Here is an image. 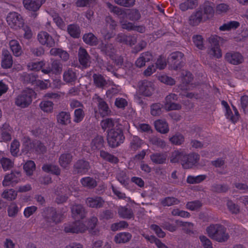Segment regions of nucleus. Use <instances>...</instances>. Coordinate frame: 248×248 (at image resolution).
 Segmentation results:
<instances>
[{
	"mask_svg": "<svg viewBox=\"0 0 248 248\" xmlns=\"http://www.w3.org/2000/svg\"><path fill=\"white\" fill-rule=\"evenodd\" d=\"M67 32L74 38H78L80 35V27L76 24H70L67 27Z\"/></svg>",
	"mask_w": 248,
	"mask_h": 248,
	"instance_id": "39",
	"label": "nucleus"
},
{
	"mask_svg": "<svg viewBox=\"0 0 248 248\" xmlns=\"http://www.w3.org/2000/svg\"><path fill=\"white\" fill-rule=\"evenodd\" d=\"M107 133L108 143L111 148L119 146L125 140L124 127L121 124H117L114 128L108 129Z\"/></svg>",
	"mask_w": 248,
	"mask_h": 248,
	"instance_id": "2",
	"label": "nucleus"
},
{
	"mask_svg": "<svg viewBox=\"0 0 248 248\" xmlns=\"http://www.w3.org/2000/svg\"><path fill=\"white\" fill-rule=\"evenodd\" d=\"M184 153L178 151H174L172 152L170 156V161L172 163H176L182 162V156Z\"/></svg>",
	"mask_w": 248,
	"mask_h": 248,
	"instance_id": "54",
	"label": "nucleus"
},
{
	"mask_svg": "<svg viewBox=\"0 0 248 248\" xmlns=\"http://www.w3.org/2000/svg\"><path fill=\"white\" fill-rule=\"evenodd\" d=\"M91 168L89 161L84 159H79L74 164L72 173L74 175H84L87 173Z\"/></svg>",
	"mask_w": 248,
	"mask_h": 248,
	"instance_id": "6",
	"label": "nucleus"
},
{
	"mask_svg": "<svg viewBox=\"0 0 248 248\" xmlns=\"http://www.w3.org/2000/svg\"><path fill=\"white\" fill-rule=\"evenodd\" d=\"M87 227L80 220L77 221L66 225L64 231L66 232L78 233L84 232Z\"/></svg>",
	"mask_w": 248,
	"mask_h": 248,
	"instance_id": "15",
	"label": "nucleus"
},
{
	"mask_svg": "<svg viewBox=\"0 0 248 248\" xmlns=\"http://www.w3.org/2000/svg\"><path fill=\"white\" fill-rule=\"evenodd\" d=\"M44 218L46 221L50 225L57 224L61 222V215L57 213L53 207H49L44 211Z\"/></svg>",
	"mask_w": 248,
	"mask_h": 248,
	"instance_id": "8",
	"label": "nucleus"
},
{
	"mask_svg": "<svg viewBox=\"0 0 248 248\" xmlns=\"http://www.w3.org/2000/svg\"><path fill=\"white\" fill-rule=\"evenodd\" d=\"M131 237L132 235L129 232H120L115 236L114 241L117 244L125 243L129 242Z\"/></svg>",
	"mask_w": 248,
	"mask_h": 248,
	"instance_id": "35",
	"label": "nucleus"
},
{
	"mask_svg": "<svg viewBox=\"0 0 248 248\" xmlns=\"http://www.w3.org/2000/svg\"><path fill=\"white\" fill-rule=\"evenodd\" d=\"M11 130L8 124H4L1 127V138L3 140L7 141L11 140Z\"/></svg>",
	"mask_w": 248,
	"mask_h": 248,
	"instance_id": "46",
	"label": "nucleus"
},
{
	"mask_svg": "<svg viewBox=\"0 0 248 248\" xmlns=\"http://www.w3.org/2000/svg\"><path fill=\"white\" fill-rule=\"evenodd\" d=\"M118 213L123 218L131 219L134 217L132 209L127 206H120L118 210Z\"/></svg>",
	"mask_w": 248,
	"mask_h": 248,
	"instance_id": "28",
	"label": "nucleus"
},
{
	"mask_svg": "<svg viewBox=\"0 0 248 248\" xmlns=\"http://www.w3.org/2000/svg\"><path fill=\"white\" fill-rule=\"evenodd\" d=\"M175 223L182 227L183 231L189 235H194L196 231L194 230V224L190 222H184L182 220H176Z\"/></svg>",
	"mask_w": 248,
	"mask_h": 248,
	"instance_id": "20",
	"label": "nucleus"
},
{
	"mask_svg": "<svg viewBox=\"0 0 248 248\" xmlns=\"http://www.w3.org/2000/svg\"><path fill=\"white\" fill-rule=\"evenodd\" d=\"M13 63L12 56L10 52L3 49L2 51L1 67L4 69H8L12 67Z\"/></svg>",
	"mask_w": 248,
	"mask_h": 248,
	"instance_id": "18",
	"label": "nucleus"
},
{
	"mask_svg": "<svg viewBox=\"0 0 248 248\" xmlns=\"http://www.w3.org/2000/svg\"><path fill=\"white\" fill-rule=\"evenodd\" d=\"M197 5V0H186L179 5V8L182 11L192 9Z\"/></svg>",
	"mask_w": 248,
	"mask_h": 248,
	"instance_id": "43",
	"label": "nucleus"
},
{
	"mask_svg": "<svg viewBox=\"0 0 248 248\" xmlns=\"http://www.w3.org/2000/svg\"><path fill=\"white\" fill-rule=\"evenodd\" d=\"M206 232L211 239L219 243L226 242L230 238L227 228L220 224L210 225L207 227Z\"/></svg>",
	"mask_w": 248,
	"mask_h": 248,
	"instance_id": "1",
	"label": "nucleus"
},
{
	"mask_svg": "<svg viewBox=\"0 0 248 248\" xmlns=\"http://www.w3.org/2000/svg\"><path fill=\"white\" fill-rule=\"evenodd\" d=\"M17 196V192L13 189L5 190L1 194V197L9 201L15 200Z\"/></svg>",
	"mask_w": 248,
	"mask_h": 248,
	"instance_id": "50",
	"label": "nucleus"
},
{
	"mask_svg": "<svg viewBox=\"0 0 248 248\" xmlns=\"http://www.w3.org/2000/svg\"><path fill=\"white\" fill-rule=\"evenodd\" d=\"M34 144H35L34 151L37 154H44L46 152V146L40 140H34Z\"/></svg>",
	"mask_w": 248,
	"mask_h": 248,
	"instance_id": "58",
	"label": "nucleus"
},
{
	"mask_svg": "<svg viewBox=\"0 0 248 248\" xmlns=\"http://www.w3.org/2000/svg\"><path fill=\"white\" fill-rule=\"evenodd\" d=\"M78 55L79 63L83 68H87L90 66L91 57L85 48L80 47Z\"/></svg>",
	"mask_w": 248,
	"mask_h": 248,
	"instance_id": "13",
	"label": "nucleus"
},
{
	"mask_svg": "<svg viewBox=\"0 0 248 248\" xmlns=\"http://www.w3.org/2000/svg\"><path fill=\"white\" fill-rule=\"evenodd\" d=\"M45 1L46 0H23V3L26 9L35 12Z\"/></svg>",
	"mask_w": 248,
	"mask_h": 248,
	"instance_id": "17",
	"label": "nucleus"
},
{
	"mask_svg": "<svg viewBox=\"0 0 248 248\" xmlns=\"http://www.w3.org/2000/svg\"><path fill=\"white\" fill-rule=\"evenodd\" d=\"M163 105L159 103L152 104L150 106V113L152 116H159L162 113Z\"/></svg>",
	"mask_w": 248,
	"mask_h": 248,
	"instance_id": "48",
	"label": "nucleus"
},
{
	"mask_svg": "<svg viewBox=\"0 0 248 248\" xmlns=\"http://www.w3.org/2000/svg\"><path fill=\"white\" fill-rule=\"evenodd\" d=\"M200 159L198 154L193 153L189 154H184L182 156L181 165L184 169L191 168L197 164Z\"/></svg>",
	"mask_w": 248,
	"mask_h": 248,
	"instance_id": "7",
	"label": "nucleus"
},
{
	"mask_svg": "<svg viewBox=\"0 0 248 248\" xmlns=\"http://www.w3.org/2000/svg\"><path fill=\"white\" fill-rule=\"evenodd\" d=\"M179 202H180L177 199L174 197H168L162 201L161 204L164 206H169L174 204H178Z\"/></svg>",
	"mask_w": 248,
	"mask_h": 248,
	"instance_id": "60",
	"label": "nucleus"
},
{
	"mask_svg": "<svg viewBox=\"0 0 248 248\" xmlns=\"http://www.w3.org/2000/svg\"><path fill=\"white\" fill-rule=\"evenodd\" d=\"M34 140H31L29 138L25 139V140L23 143V148L22 152L25 154H28L29 152H33L35 144Z\"/></svg>",
	"mask_w": 248,
	"mask_h": 248,
	"instance_id": "41",
	"label": "nucleus"
},
{
	"mask_svg": "<svg viewBox=\"0 0 248 248\" xmlns=\"http://www.w3.org/2000/svg\"><path fill=\"white\" fill-rule=\"evenodd\" d=\"M77 79L76 70L69 68L65 70L63 74V79L67 83L75 82Z\"/></svg>",
	"mask_w": 248,
	"mask_h": 248,
	"instance_id": "22",
	"label": "nucleus"
},
{
	"mask_svg": "<svg viewBox=\"0 0 248 248\" xmlns=\"http://www.w3.org/2000/svg\"><path fill=\"white\" fill-rule=\"evenodd\" d=\"M0 162L4 170H9L14 166V162L8 158L2 157L0 160Z\"/></svg>",
	"mask_w": 248,
	"mask_h": 248,
	"instance_id": "55",
	"label": "nucleus"
},
{
	"mask_svg": "<svg viewBox=\"0 0 248 248\" xmlns=\"http://www.w3.org/2000/svg\"><path fill=\"white\" fill-rule=\"evenodd\" d=\"M98 48L103 54L108 56L112 60H114L117 50L112 44L102 42L99 45Z\"/></svg>",
	"mask_w": 248,
	"mask_h": 248,
	"instance_id": "14",
	"label": "nucleus"
},
{
	"mask_svg": "<svg viewBox=\"0 0 248 248\" xmlns=\"http://www.w3.org/2000/svg\"><path fill=\"white\" fill-rule=\"evenodd\" d=\"M21 173L19 170L12 171L10 173L5 175L2 181L4 186H14L20 181Z\"/></svg>",
	"mask_w": 248,
	"mask_h": 248,
	"instance_id": "9",
	"label": "nucleus"
},
{
	"mask_svg": "<svg viewBox=\"0 0 248 248\" xmlns=\"http://www.w3.org/2000/svg\"><path fill=\"white\" fill-rule=\"evenodd\" d=\"M6 21L10 27L17 30L21 28L24 25V21L22 16L16 12H10L6 17Z\"/></svg>",
	"mask_w": 248,
	"mask_h": 248,
	"instance_id": "5",
	"label": "nucleus"
},
{
	"mask_svg": "<svg viewBox=\"0 0 248 248\" xmlns=\"http://www.w3.org/2000/svg\"><path fill=\"white\" fill-rule=\"evenodd\" d=\"M170 140L175 145H180L184 141V137L181 134H176L171 137Z\"/></svg>",
	"mask_w": 248,
	"mask_h": 248,
	"instance_id": "63",
	"label": "nucleus"
},
{
	"mask_svg": "<svg viewBox=\"0 0 248 248\" xmlns=\"http://www.w3.org/2000/svg\"><path fill=\"white\" fill-rule=\"evenodd\" d=\"M86 203L87 206L90 207L99 208L103 207L104 201L100 197H89L86 199Z\"/></svg>",
	"mask_w": 248,
	"mask_h": 248,
	"instance_id": "23",
	"label": "nucleus"
},
{
	"mask_svg": "<svg viewBox=\"0 0 248 248\" xmlns=\"http://www.w3.org/2000/svg\"><path fill=\"white\" fill-rule=\"evenodd\" d=\"M98 107L101 114L104 116L108 115L111 112L107 103L101 97L97 98Z\"/></svg>",
	"mask_w": 248,
	"mask_h": 248,
	"instance_id": "37",
	"label": "nucleus"
},
{
	"mask_svg": "<svg viewBox=\"0 0 248 248\" xmlns=\"http://www.w3.org/2000/svg\"><path fill=\"white\" fill-rule=\"evenodd\" d=\"M199 10L204 11V14L206 16L207 18L212 17L214 15V9L212 4L209 2H205L202 5L200 6Z\"/></svg>",
	"mask_w": 248,
	"mask_h": 248,
	"instance_id": "34",
	"label": "nucleus"
},
{
	"mask_svg": "<svg viewBox=\"0 0 248 248\" xmlns=\"http://www.w3.org/2000/svg\"><path fill=\"white\" fill-rule=\"evenodd\" d=\"M167 155L165 154L156 153L150 155L152 161L156 164H163L166 163Z\"/></svg>",
	"mask_w": 248,
	"mask_h": 248,
	"instance_id": "36",
	"label": "nucleus"
},
{
	"mask_svg": "<svg viewBox=\"0 0 248 248\" xmlns=\"http://www.w3.org/2000/svg\"><path fill=\"white\" fill-rule=\"evenodd\" d=\"M104 143L103 136L98 135L92 140L91 148L93 150H100L104 147Z\"/></svg>",
	"mask_w": 248,
	"mask_h": 248,
	"instance_id": "38",
	"label": "nucleus"
},
{
	"mask_svg": "<svg viewBox=\"0 0 248 248\" xmlns=\"http://www.w3.org/2000/svg\"><path fill=\"white\" fill-rule=\"evenodd\" d=\"M80 182L83 187L88 189H93L97 186L96 180L89 176L81 178Z\"/></svg>",
	"mask_w": 248,
	"mask_h": 248,
	"instance_id": "30",
	"label": "nucleus"
},
{
	"mask_svg": "<svg viewBox=\"0 0 248 248\" xmlns=\"http://www.w3.org/2000/svg\"><path fill=\"white\" fill-rule=\"evenodd\" d=\"M58 124L62 125H67L71 123V115L68 111H61L56 115Z\"/></svg>",
	"mask_w": 248,
	"mask_h": 248,
	"instance_id": "21",
	"label": "nucleus"
},
{
	"mask_svg": "<svg viewBox=\"0 0 248 248\" xmlns=\"http://www.w3.org/2000/svg\"><path fill=\"white\" fill-rule=\"evenodd\" d=\"M150 142L151 144L161 148H163L166 146L165 141L155 136L150 139Z\"/></svg>",
	"mask_w": 248,
	"mask_h": 248,
	"instance_id": "56",
	"label": "nucleus"
},
{
	"mask_svg": "<svg viewBox=\"0 0 248 248\" xmlns=\"http://www.w3.org/2000/svg\"><path fill=\"white\" fill-rule=\"evenodd\" d=\"M208 53L210 57L217 59H219L222 57L221 50L219 47L212 46L209 50Z\"/></svg>",
	"mask_w": 248,
	"mask_h": 248,
	"instance_id": "57",
	"label": "nucleus"
},
{
	"mask_svg": "<svg viewBox=\"0 0 248 248\" xmlns=\"http://www.w3.org/2000/svg\"><path fill=\"white\" fill-rule=\"evenodd\" d=\"M224 58L228 63L235 65L240 64L244 62L243 55L240 52L236 51H230L226 53Z\"/></svg>",
	"mask_w": 248,
	"mask_h": 248,
	"instance_id": "10",
	"label": "nucleus"
},
{
	"mask_svg": "<svg viewBox=\"0 0 248 248\" xmlns=\"http://www.w3.org/2000/svg\"><path fill=\"white\" fill-rule=\"evenodd\" d=\"M138 88L139 93L145 96H151L154 91L153 83L146 80L139 81Z\"/></svg>",
	"mask_w": 248,
	"mask_h": 248,
	"instance_id": "11",
	"label": "nucleus"
},
{
	"mask_svg": "<svg viewBox=\"0 0 248 248\" xmlns=\"http://www.w3.org/2000/svg\"><path fill=\"white\" fill-rule=\"evenodd\" d=\"M202 15L203 13L202 10L198 9L190 16L189 24L192 26L198 25L202 21Z\"/></svg>",
	"mask_w": 248,
	"mask_h": 248,
	"instance_id": "27",
	"label": "nucleus"
},
{
	"mask_svg": "<svg viewBox=\"0 0 248 248\" xmlns=\"http://www.w3.org/2000/svg\"><path fill=\"white\" fill-rule=\"evenodd\" d=\"M202 203L198 200L188 202L186 204L187 209L195 211L200 209L202 206Z\"/></svg>",
	"mask_w": 248,
	"mask_h": 248,
	"instance_id": "59",
	"label": "nucleus"
},
{
	"mask_svg": "<svg viewBox=\"0 0 248 248\" xmlns=\"http://www.w3.org/2000/svg\"><path fill=\"white\" fill-rule=\"evenodd\" d=\"M85 116V113L82 108H76L74 111L73 121L76 123H79L83 121Z\"/></svg>",
	"mask_w": 248,
	"mask_h": 248,
	"instance_id": "49",
	"label": "nucleus"
},
{
	"mask_svg": "<svg viewBox=\"0 0 248 248\" xmlns=\"http://www.w3.org/2000/svg\"><path fill=\"white\" fill-rule=\"evenodd\" d=\"M206 177V175H200L196 176L189 175L187 178L186 182L190 184H198L204 181Z\"/></svg>",
	"mask_w": 248,
	"mask_h": 248,
	"instance_id": "51",
	"label": "nucleus"
},
{
	"mask_svg": "<svg viewBox=\"0 0 248 248\" xmlns=\"http://www.w3.org/2000/svg\"><path fill=\"white\" fill-rule=\"evenodd\" d=\"M117 124H119L117 121L112 118H107L102 121L101 123V127L105 130L107 128L110 129L115 127Z\"/></svg>",
	"mask_w": 248,
	"mask_h": 248,
	"instance_id": "44",
	"label": "nucleus"
},
{
	"mask_svg": "<svg viewBox=\"0 0 248 248\" xmlns=\"http://www.w3.org/2000/svg\"><path fill=\"white\" fill-rule=\"evenodd\" d=\"M154 124L156 130L161 134H166L169 131L168 124L164 120H156Z\"/></svg>",
	"mask_w": 248,
	"mask_h": 248,
	"instance_id": "24",
	"label": "nucleus"
},
{
	"mask_svg": "<svg viewBox=\"0 0 248 248\" xmlns=\"http://www.w3.org/2000/svg\"><path fill=\"white\" fill-rule=\"evenodd\" d=\"M184 57V54L179 51L171 53L167 59L171 68L175 70L181 69L185 64Z\"/></svg>",
	"mask_w": 248,
	"mask_h": 248,
	"instance_id": "4",
	"label": "nucleus"
},
{
	"mask_svg": "<svg viewBox=\"0 0 248 248\" xmlns=\"http://www.w3.org/2000/svg\"><path fill=\"white\" fill-rule=\"evenodd\" d=\"M93 78L94 85L98 88L103 89L108 84L105 78L101 74H93Z\"/></svg>",
	"mask_w": 248,
	"mask_h": 248,
	"instance_id": "29",
	"label": "nucleus"
},
{
	"mask_svg": "<svg viewBox=\"0 0 248 248\" xmlns=\"http://www.w3.org/2000/svg\"><path fill=\"white\" fill-rule=\"evenodd\" d=\"M153 59V56L151 52L149 51L143 52L136 61L135 64L137 67L141 68L145 65L146 62L152 61Z\"/></svg>",
	"mask_w": 248,
	"mask_h": 248,
	"instance_id": "19",
	"label": "nucleus"
},
{
	"mask_svg": "<svg viewBox=\"0 0 248 248\" xmlns=\"http://www.w3.org/2000/svg\"><path fill=\"white\" fill-rule=\"evenodd\" d=\"M85 43L90 46H96L98 44V39L93 33H85L82 37Z\"/></svg>",
	"mask_w": 248,
	"mask_h": 248,
	"instance_id": "32",
	"label": "nucleus"
},
{
	"mask_svg": "<svg viewBox=\"0 0 248 248\" xmlns=\"http://www.w3.org/2000/svg\"><path fill=\"white\" fill-rule=\"evenodd\" d=\"M117 180L124 186L126 187L129 184V178L125 170L120 171L116 176Z\"/></svg>",
	"mask_w": 248,
	"mask_h": 248,
	"instance_id": "42",
	"label": "nucleus"
},
{
	"mask_svg": "<svg viewBox=\"0 0 248 248\" xmlns=\"http://www.w3.org/2000/svg\"><path fill=\"white\" fill-rule=\"evenodd\" d=\"M50 54L52 56H59L64 62L67 61L69 58V55L66 51L59 48H52Z\"/></svg>",
	"mask_w": 248,
	"mask_h": 248,
	"instance_id": "31",
	"label": "nucleus"
},
{
	"mask_svg": "<svg viewBox=\"0 0 248 248\" xmlns=\"http://www.w3.org/2000/svg\"><path fill=\"white\" fill-rule=\"evenodd\" d=\"M38 77V75L35 73L23 72L20 76V79L25 84H33L36 81Z\"/></svg>",
	"mask_w": 248,
	"mask_h": 248,
	"instance_id": "26",
	"label": "nucleus"
},
{
	"mask_svg": "<svg viewBox=\"0 0 248 248\" xmlns=\"http://www.w3.org/2000/svg\"><path fill=\"white\" fill-rule=\"evenodd\" d=\"M30 51L31 54L35 57L42 56L45 53L44 48L41 46L31 47H30Z\"/></svg>",
	"mask_w": 248,
	"mask_h": 248,
	"instance_id": "62",
	"label": "nucleus"
},
{
	"mask_svg": "<svg viewBox=\"0 0 248 248\" xmlns=\"http://www.w3.org/2000/svg\"><path fill=\"white\" fill-rule=\"evenodd\" d=\"M9 45L15 56L18 57L21 55L22 53L21 46L17 41L12 40L10 42Z\"/></svg>",
	"mask_w": 248,
	"mask_h": 248,
	"instance_id": "40",
	"label": "nucleus"
},
{
	"mask_svg": "<svg viewBox=\"0 0 248 248\" xmlns=\"http://www.w3.org/2000/svg\"><path fill=\"white\" fill-rule=\"evenodd\" d=\"M53 103L50 101L43 100L40 103L39 107L43 111L51 113L53 111Z\"/></svg>",
	"mask_w": 248,
	"mask_h": 248,
	"instance_id": "47",
	"label": "nucleus"
},
{
	"mask_svg": "<svg viewBox=\"0 0 248 248\" xmlns=\"http://www.w3.org/2000/svg\"><path fill=\"white\" fill-rule=\"evenodd\" d=\"M42 170L46 173H51L56 175H60L61 169L58 166L52 164H45L42 166Z\"/></svg>",
	"mask_w": 248,
	"mask_h": 248,
	"instance_id": "33",
	"label": "nucleus"
},
{
	"mask_svg": "<svg viewBox=\"0 0 248 248\" xmlns=\"http://www.w3.org/2000/svg\"><path fill=\"white\" fill-rule=\"evenodd\" d=\"M127 17L130 20L136 21L140 19L141 14L138 9H133L128 13Z\"/></svg>",
	"mask_w": 248,
	"mask_h": 248,
	"instance_id": "53",
	"label": "nucleus"
},
{
	"mask_svg": "<svg viewBox=\"0 0 248 248\" xmlns=\"http://www.w3.org/2000/svg\"><path fill=\"white\" fill-rule=\"evenodd\" d=\"M23 169L28 175H32L33 172L35 170V164L32 160H29L24 164Z\"/></svg>",
	"mask_w": 248,
	"mask_h": 248,
	"instance_id": "52",
	"label": "nucleus"
},
{
	"mask_svg": "<svg viewBox=\"0 0 248 248\" xmlns=\"http://www.w3.org/2000/svg\"><path fill=\"white\" fill-rule=\"evenodd\" d=\"M35 94V92L32 89L27 88L16 97L15 104L22 108H26L31 103L32 97Z\"/></svg>",
	"mask_w": 248,
	"mask_h": 248,
	"instance_id": "3",
	"label": "nucleus"
},
{
	"mask_svg": "<svg viewBox=\"0 0 248 248\" xmlns=\"http://www.w3.org/2000/svg\"><path fill=\"white\" fill-rule=\"evenodd\" d=\"M229 188L226 185L214 184L211 187V190L214 192L224 193L228 191Z\"/></svg>",
	"mask_w": 248,
	"mask_h": 248,
	"instance_id": "61",
	"label": "nucleus"
},
{
	"mask_svg": "<svg viewBox=\"0 0 248 248\" xmlns=\"http://www.w3.org/2000/svg\"><path fill=\"white\" fill-rule=\"evenodd\" d=\"M143 143V141L139 137L134 136L131 138L130 147L132 150L136 151L141 147Z\"/></svg>",
	"mask_w": 248,
	"mask_h": 248,
	"instance_id": "45",
	"label": "nucleus"
},
{
	"mask_svg": "<svg viewBox=\"0 0 248 248\" xmlns=\"http://www.w3.org/2000/svg\"><path fill=\"white\" fill-rule=\"evenodd\" d=\"M72 159L73 156L71 154L66 152L60 156L59 163L62 167L66 169L70 164Z\"/></svg>",
	"mask_w": 248,
	"mask_h": 248,
	"instance_id": "25",
	"label": "nucleus"
},
{
	"mask_svg": "<svg viewBox=\"0 0 248 248\" xmlns=\"http://www.w3.org/2000/svg\"><path fill=\"white\" fill-rule=\"evenodd\" d=\"M72 217L77 220L84 218L86 214L85 208L80 204H73L71 208Z\"/></svg>",
	"mask_w": 248,
	"mask_h": 248,
	"instance_id": "16",
	"label": "nucleus"
},
{
	"mask_svg": "<svg viewBox=\"0 0 248 248\" xmlns=\"http://www.w3.org/2000/svg\"><path fill=\"white\" fill-rule=\"evenodd\" d=\"M37 39L40 44L48 47H53L55 46L54 38L48 32L41 31L37 35Z\"/></svg>",
	"mask_w": 248,
	"mask_h": 248,
	"instance_id": "12",
	"label": "nucleus"
},
{
	"mask_svg": "<svg viewBox=\"0 0 248 248\" xmlns=\"http://www.w3.org/2000/svg\"><path fill=\"white\" fill-rule=\"evenodd\" d=\"M241 107L245 114L248 115V96L245 95L240 99Z\"/></svg>",
	"mask_w": 248,
	"mask_h": 248,
	"instance_id": "64",
	"label": "nucleus"
}]
</instances>
